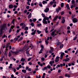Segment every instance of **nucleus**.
<instances>
[{
	"label": "nucleus",
	"mask_w": 78,
	"mask_h": 78,
	"mask_svg": "<svg viewBox=\"0 0 78 78\" xmlns=\"http://www.w3.org/2000/svg\"><path fill=\"white\" fill-rule=\"evenodd\" d=\"M23 52V50L22 49H16V51H14V54L16 55H18L19 54H21Z\"/></svg>",
	"instance_id": "nucleus-1"
},
{
	"label": "nucleus",
	"mask_w": 78,
	"mask_h": 78,
	"mask_svg": "<svg viewBox=\"0 0 78 78\" xmlns=\"http://www.w3.org/2000/svg\"><path fill=\"white\" fill-rule=\"evenodd\" d=\"M58 34H60V31H57L56 30H55V31H54L53 32H52V33H51V36H52L53 37H54Z\"/></svg>",
	"instance_id": "nucleus-2"
},
{
	"label": "nucleus",
	"mask_w": 78,
	"mask_h": 78,
	"mask_svg": "<svg viewBox=\"0 0 78 78\" xmlns=\"http://www.w3.org/2000/svg\"><path fill=\"white\" fill-rule=\"evenodd\" d=\"M49 18L48 17H45L43 19V23L44 24H47V22L46 20H49Z\"/></svg>",
	"instance_id": "nucleus-3"
},
{
	"label": "nucleus",
	"mask_w": 78,
	"mask_h": 78,
	"mask_svg": "<svg viewBox=\"0 0 78 78\" xmlns=\"http://www.w3.org/2000/svg\"><path fill=\"white\" fill-rule=\"evenodd\" d=\"M20 25L22 26V29H23L26 27V25L25 24L23 23H22L20 24Z\"/></svg>",
	"instance_id": "nucleus-4"
},
{
	"label": "nucleus",
	"mask_w": 78,
	"mask_h": 78,
	"mask_svg": "<svg viewBox=\"0 0 78 78\" xmlns=\"http://www.w3.org/2000/svg\"><path fill=\"white\" fill-rule=\"evenodd\" d=\"M73 22L74 23H76L77 22V19L76 18H74L73 20Z\"/></svg>",
	"instance_id": "nucleus-5"
},
{
	"label": "nucleus",
	"mask_w": 78,
	"mask_h": 78,
	"mask_svg": "<svg viewBox=\"0 0 78 78\" xmlns=\"http://www.w3.org/2000/svg\"><path fill=\"white\" fill-rule=\"evenodd\" d=\"M60 58L59 57H57L55 59V61L56 62H58V61H59V59Z\"/></svg>",
	"instance_id": "nucleus-6"
},
{
	"label": "nucleus",
	"mask_w": 78,
	"mask_h": 78,
	"mask_svg": "<svg viewBox=\"0 0 78 78\" xmlns=\"http://www.w3.org/2000/svg\"><path fill=\"white\" fill-rule=\"evenodd\" d=\"M26 49H27L26 51H27L29 49V47L27 46H27H25L23 48V50H25Z\"/></svg>",
	"instance_id": "nucleus-7"
},
{
	"label": "nucleus",
	"mask_w": 78,
	"mask_h": 78,
	"mask_svg": "<svg viewBox=\"0 0 78 78\" xmlns=\"http://www.w3.org/2000/svg\"><path fill=\"white\" fill-rule=\"evenodd\" d=\"M9 43H8L6 45V50H8V48L9 47Z\"/></svg>",
	"instance_id": "nucleus-8"
},
{
	"label": "nucleus",
	"mask_w": 78,
	"mask_h": 78,
	"mask_svg": "<svg viewBox=\"0 0 78 78\" xmlns=\"http://www.w3.org/2000/svg\"><path fill=\"white\" fill-rule=\"evenodd\" d=\"M64 55V53L63 52H62L61 54V55H60V59H62V58H63V57Z\"/></svg>",
	"instance_id": "nucleus-9"
},
{
	"label": "nucleus",
	"mask_w": 78,
	"mask_h": 78,
	"mask_svg": "<svg viewBox=\"0 0 78 78\" xmlns=\"http://www.w3.org/2000/svg\"><path fill=\"white\" fill-rule=\"evenodd\" d=\"M58 17V16H55V17H54V18L53 19V21H55L57 19Z\"/></svg>",
	"instance_id": "nucleus-10"
},
{
	"label": "nucleus",
	"mask_w": 78,
	"mask_h": 78,
	"mask_svg": "<svg viewBox=\"0 0 78 78\" xmlns=\"http://www.w3.org/2000/svg\"><path fill=\"white\" fill-rule=\"evenodd\" d=\"M36 32V30H35L33 32L31 33V35H35V34Z\"/></svg>",
	"instance_id": "nucleus-11"
},
{
	"label": "nucleus",
	"mask_w": 78,
	"mask_h": 78,
	"mask_svg": "<svg viewBox=\"0 0 78 78\" xmlns=\"http://www.w3.org/2000/svg\"><path fill=\"white\" fill-rule=\"evenodd\" d=\"M64 17H62V23H64L65 22V21H66V20H64Z\"/></svg>",
	"instance_id": "nucleus-12"
},
{
	"label": "nucleus",
	"mask_w": 78,
	"mask_h": 78,
	"mask_svg": "<svg viewBox=\"0 0 78 78\" xmlns=\"http://www.w3.org/2000/svg\"><path fill=\"white\" fill-rule=\"evenodd\" d=\"M69 58H67L66 59H63V61L65 62H67L68 61H69Z\"/></svg>",
	"instance_id": "nucleus-13"
},
{
	"label": "nucleus",
	"mask_w": 78,
	"mask_h": 78,
	"mask_svg": "<svg viewBox=\"0 0 78 78\" xmlns=\"http://www.w3.org/2000/svg\"><path fill=\"white\" fill-rule=\"evenodd\" d=\"M41 48L40 51H43V48H44V46L42 45H41Z\"/></svg>",
	"instance_id": "nucleus-14"
},
{
	"label": "nucleus",
	"mask_w": 78,
	"mask_h": 78,
	"mask_svg": "<svg viewBox=\"0 0 78 78\" xmlns=\"http://www.w3.org/2000/svg\"><path fill=\"white\" fill-rule=\"evenodd\" d=\"M42 3L43 5H45V4H47V2L45 1H43L42 2Z\"/></svg>",
	"instance_id": "nucleus-15"
},
{
	"label": "nucleus",
	"mask_w": 78,
	"mask_h": 78,
	"mask_svg": "<svg viewBox=\"0 0 78 78\" xmlns=\"http://www.w3.org/2000/svg\"><path fill=\"white\" fill-rule=\"evenodd\" d=\"M56 41L57 42L56 44L58 45L60 44V42H59V41L58 40H57Z\"/></svg>",
	"instance_id": "nucleus-16"
},
{
	"label": "nucleus",
	"mask_w": 78,
	"mask_h": 78,
	"mask_svg": "<svg viewBox=\"0 0 78 78\" xmlns=\"http://www.w3.org/2000/svg\"><path fill=\"white\" fill-rule=\"evenodd\" d=\"M66 6L68 9H70V7H69V4H67Z\"/></svg>",
	"instance_id": "nucleus-17"
},
{
	"label": "nucleus",
	"mask_w": 78,
	"mask_h": 78,
	"mask_svg": "<svg viewBox=\"0 0 78 78\" xmlns=\"http://www.w3.org/2000/svg\"><path fill=\"white\" fill-rule=\"evenodd\" d=\"M31 16H32V14L31 13H30V14H29V15H28V18L30 19V18H31Z\"/></svg>",
	"instance_id": "nucleus-18"
},
{
	"label": "nucleus",
	"mask_w": 78,
	"mask_h": 78,
	"mask_svg": "<svg viewBox=\"0 0 78 78\" xmlns=\"http://www.w3.org/2000/svg\"><path fill=\"white\" fill-rule=\"evenodd\" d=\"M39 5L40 6H41V7H42V4L41 2H39Z\"/></svg>",
	"instance_id": "nucleus-19"
},
{
	"label": "nucleus",
	"mask_w": 78,
	"mask_h": 78,
	"mask_svg": "<svg viewBox=\"0 0 78 78\" xmlns=\"http://www.w3.org/2000/svg\"><path fill=\"white\" fill-rule=\"evenodd\" d=\"M9 8H13V5H10L9 6Z\"/></svg>",
	"instance_id": "nucleus-20"
},
{
	"label": "nucleus",
	"mask_w": 78,
	"mask_h": 78,
	"mask_svg": "<svg viewBox=\"0 0 78 78\" xmlns=\"http://www.w3.org/2000/svg\"><path fill=\"white\" fill-rule=\"evenodd\" d=\"M4 58V55H2V58H1V59H0V61H2L3 60V58Z\"/></svg>",
	"instance_id": "nucleus-21"
},
{
	"label": "nucleus",
	"mask_w": 78,
	"mask_h": 78,
	"mask_svg": "<svg viewBox=\"0 0 78 78\" xmlns=\"http://www.w3.org/2000/svg\"><path fill=\"white\" fill-rule=\"evenodd\" d=\"M22 72H23L24 73H26V70L23 69L22 70Z\"/></svg>",
	"instance_id": "nucleus-22"
},
{
	"label": "nucleus",
	"mask_w": 78,
	"mask_h": 78,
	"mask_svg": "<svg viewBox=\"0 0 78 78\" xmlns=\"http://www.w3.org/2000/svg\"><path fill=\"white\" fill-rule=\"evenodd\" d=\"M20 61L22 62H23L25 61V59L24 58H21V59Z\"/></svg>",
	"instance_id": "nucleus-23"
},
{
	"label": "nucleus",
	"mask_w": 78,
	"mask_h": 78,
	"mask_svg": "<svg viewBox=\"0 0 78 78\" xmlns=\"http://www.w3.org/2000/svg\"><path fill=\"white\" fill-rule=\"evenodd\" d=\"M63 47H64V45L63 44H62L59 46L60 48L62 49V48H63Z\"/></svg>",
	"instance_id": "nucleus-24"
},
{
	"label": "nucleus",
	"mask_w": 78,
	"mask_h": 78,
	"mask_svg": "<svg viewBox=\"0 0 78 78\" xmlns=\"http://www.w3.org/2000/svg\"><path fill=\"white\" fill-rule=\"evenodd\" d=\"M72 5H74L75 4V0H73L71 1Z\"/></svg>",
	"instance_id": "nucleus-25"
},
{
	"label": "nucleus",
	"mask_w": 78,
	"mask_h": 78,
	"mask_svg": "<svg viewBox=\"0 0 78 78\" xmlns=\"http://www.w3.org/2000/svg\"><path fill=\"white\" fill-rule=\"evenodd\" d=\"M37 33H38V34H40V33H41V31H40L38 30H37Z\"/></svg>",
	"instance_id": "nucleus-26"
},
{
	"label": "nucleus",
	"mask_w": 78,
	"mask_h": 78,
	"mask_svg": "<svg viewBox=\"0 0 78 78\" xmlns=\"http://www.w3.org/2000/svg\"><path fill=\"white\" fill-rule=\"evenodd\" d=\"M5 37H6V38H7V36L5 34H4V35L2 36V38H4Z\"/></svg>",
	"instance_id": "nucleus-27"
},
{
	"label": "nucleus",
	"mask_w": 78,
	"mask_h": 78,
	"mask_svg": "<svg viewBox=\"0 0 78 78\" xmlns=\"http://www.w3.org/2000/svg\"><path fill=\"white\" fill-rule=\"evenodd\" d=\"M29 47H30V48H31V49H33V48L34 47L33 45L32 44H30Z\"/></svg>",
	"instance_id": "nucleus-28"
},
{
	"label": "nucleus",
	"mask_w": 78,
	"mask_h": 78,
	"mask_svg": "<svg viewBox=\"0 0 78 78\" xmlns=\"http://www.w3.org/2000/svg\"><path fill=\"white\" fill-rule=\"evenodd\" d=\"M61 7H58V8H57L56 9V10H61Z\"/></svg>",
	"instance_id": "nucleus-29"
},
{
	"label": "nucleus",
	"mask_w": 78,
	"mask_h": 78,
	"mask_svg": "<svg viewBox=\"0 0 78 78\" xmlns=\"http://www.w3.org/2000/svg\"><path fill=\"white\" fill-rule=\"evenodd\" d=\"M37 20L36 19H33V20H32V22H35Z\"/></svg>",
	"instance_id": "nucleus-30"
},
{
	"label": "nucleus",
	"mask_w": 78,
	"mask_h": 78,
	"mask_svg": "<svg viewBox=\"0 0 78 78\" xmlns=\"http://www.w3.org/2000/svg\"><path fill=\"white\" fill-rule=\"evenodd\" d=\"M31 77L30 76H25V78H30Z\"/></svg>",
	"instance_id": "nucleus-31"
},
{
	"label": "nucleus",
	"mask_w": 78,
	"mask_h": 78,
	"mask_svg": "<svg viewBox=\"0 0 78 78\" xmlns=\"http://www.w3.org/2000/svg\"><path fill=\"white\" fill-rule=\"evenodd\" d=\"M18 40V38L16 37V38H14V41H17Z\"/></svg>",
	"instance_id": "nucleus-32"
},
{
	"label": "nucleus",
	"mask_w": 78,
	"mask_h": 78,
	"mask_svg": "<svg viewBox=\"0 0 78 78\" xmlns=\"http://www.w3.org/2000/svg\"><path fill=\"white\" fill-rule=\"evenodd\" d=\"M30 25L32 26V27H33L34 26V23H30Z\"/></svg>",
	"instance_id": "nucleus-33"
},
{
	"label": "nucleus",
	"mask_w": 78,
	"mask_h": 78,
	"mask_svg": "<svg viewBox=\"0 0 78 78\" xmlns=\"http://www.w3.org/2000/svg\"><path fill=\"white\" fill-rule=\"evenodd\" d=\"M41 15L42 16V17L43 18H44L45 17V15L43 13H42V14H41Z\"/></svg>",
	"instance_id": "nucleus-34"
},
{
	"label": "nucleus",
	"mask_w": 78,
	"mask_h": 78,
	"mask_svg": "<svg viewBox=\"0 0 78 78\" xmlns=\"http://www.w3.org/2000/svg\"><path fill=\"white\" fill-rule=\"evenodd\" d=\"M53 2V3L55 4L56 3V2L55 1V0H53V2Z\"/></svg>",
	"instance_id": "nucleus-35"
},
{
	"label": "nucleus",
	"mask_w": 78,
	"mask_h": 78,
	"mask_svg": "<svg viewBox=\"0 0 78 78\" xmlns=\"http://www.w3.org/2000/svg\"><path fill=\"white\" fill-rule=\"evenodd\" d=\"M28 27H26L25 28V30H28Z\"/></svg>",
	"instance_id": "nucleus-36"
},
{
	"label": "nucleus",
	"mask_w": 78,
	"mask_h": 78,
	"mask_svg": "<svg viewBox=\"0 0 78 78\" xmlns=\"http://www.w3.org/2000/svg\"><path fill=\"white\" fill-rule=\"evenodd\" d=\"M77 38V37H76V36L73 39V41L76 40Z\"/></svg>",
	"instance_id": "nucleus-37"
},
{
	"label": "nucleus",
	"mask_w": 78,
	"mask_h": 78,
	"mask_svg": "<svg viewBox=\"0 0 78 78\" xmlns=\"http://www.w3.org/2000/svg\"><path fill=\"white\" fill-rule=\"evenodd\" d=\"M23 38L22 37H21L20 39H19V41H21L22 40H23Z\"/></svg>",
	"instance_id": "nucleus-38"
},
{
	"label": "nucleus",
	"mask_w": 78,
	"mask_h": 78,
	"mask_svg": "<svg viewBox=\"0 0 78 78\" xmlns=\"http://www.w3.org/2000/svg\"><path fill=\"white\" fill-rule=\"evenodd\" d=\"M11 56V53H10V52H9V56L10 57Z\"/></svg>",
	"instance_id": "nucleus-39"
},
{
	"label": "nucleus",
	"mask_w": 78,
	"mask_h": 78,
	"mask_svg": "<svg viewBox=\"0 0 78 78\" xmlns=\"http://www.w3.org/2000/svg\"><path fill=\"white\" fill-rule=\"evenodd\" d=\"M9 52H10V53H15V51H13L11 50H10Z\"/></svg>",
	"instance_id": "nucleus-40"
},
{
	"label": "nucleus",
	"mask_w": 78,
	"mask_h": 78,
	"mask_svg": "<svg viewBox=\"0 0 78 78\" xmlns=\"http://www.w3.org/2000/svg\"><path fill=\"white\" fill-rule=\"evenodd\" d=\"M47 67L48 69H50L51 68V66H50V65H48L47 66Z\"/></svg>",
	"instance_id": "nucleus-41"
},
{
	"label": "nucleus",
	"mask_w": 78,
	"mask_h": 78,
	"mask_svg": "<svg viewBox=\"0 0 78 78\" xmlns=\"http://www.w3.org/2000/svg\"><path fill=\"white\" fill-rule=\"evenodd\" d=\"M63 6H64V3H62L61 4V7H63Z\"/></svg>",
	"instance_id": "nucleus-42"
},
{
	"label": "nucleus",
	"mask_w": 78,
	"mask_h": 78,
	"mask_svg": "<svg viewBox=\"0 0 78 78\" xmlns=\"http://www.w3.org/2000/svg\"><path fill=\"white\" fill-rule=\"evenodd\" d=\"M22 66L21 65H19V67L20 68H22Z\"/></svg>",
	"instance_id": "nucleus-43"
},
{
	"label": "nucleus",
	"mask_w": 78,
	"mask_h": 78,
	"mask_svg": "<svg viewBox=\"0 0 78 78\" xmlns=\"http://www.w3.org/2000/svg\"><path fill=\"white\" fill-rule=\"evenodd\" d=\"M49 11L48 10H44V12H45L47 13Z\"/></svg>",
	"instance_id": "nucleus-44"
},
{
	"label": "nucleus",
	"mask_w": 78,
	"mask_h": 78,
	"mask_svg": "<svg viewBox=\"0 0 78 78\" xmlns=\"http://www.w3.org/2000/svg\"><path fill=\"white\" fill-rule=\"evenodd\" d=\"M50 48L51 49V51H53L54 50V49L53 48H52L51 47H50Z\"/></svg>",
	"instance_id": "nucleus-45"
},
{
	"label": "nucleus",
	"mask_w": 78,
	"mask_h": 78,
	"mask_svg": "<svg viewBox=\"0 0 78 78\" xmlns=\"http://www.w3.org/2000/svg\"><path fill=\"white\" fill-rule=\"evenodd\" d=\"M41 23H39L37 25V27H40L41 26Z\"/></svg>",
	"instance_id": "nucleus-46"
},
{
	"label": "nucleus",
	"mask_w": 78,
	"mask_h": 78,
	"mask_svg": "<svg viewBox=\"0 0 78 78\" xmlns=\"http://www.w3.org/2000/svg\"><path fill=\"white\" fill-rule=\"evenodd\" d=\"M31 59H32L31 58H30L27 59V61H29Z\"/></svg>",
	"instance_id": "nucleus-47"
},
{
	"label": "nucleus",
	"mask_w": 78,
	"mask_h": 78,
	"mask_svg": "<svg viewBox=\"0 0 78 78\" xmlns=\"http://www.w3.org/2000/svg\"><path fill=\"white\" fill-rule=\"evenodd\" d=\"M45 44H46V45H48V41H45Z\"/></svg>",
	"instance_id": "nucleus-48"
},
{
	"label": "nucleus",
	"mask_w": 78,
	"mask_h": 78,
	"mask_svg": "<svg viewBox=\"0 0 78 78\" xmlns=\"http://www.w3.org/2000/svg\"><path fill=\"white\" fill-rule=\"evenodd\" d=\"M53 52V51L50 50V51H49V53H52Z\"/></svg>",
	"instance_id": "nucleus-49"
},
{
	"label": "nucleus",
	"mask_w": 78,
	"mask_h": 78,
	"mask_svg": "<svg viewBox=\"0 0 78 78\" xmlns=\"http://www.w3.org/2000/svg\"><path fill=\"white\" fill-rule=\"evenodd\" d=\"M50 5H53V2H50Z\"/></svg>",
	"instance_id": "nucleus-50"
},
{
	"label": "nucleus",
	"mask_w": 78,
	"mask_h": 78,
	"mask_svg": "<svg viewBox=\"0 0 78 78\" xmlns=\"http://www.w3.org/2000/svg\"><path fill=\"white\" fill-rule=\"evenodd\" d=\"M52 63L51 62V61H50L49 63L50 64H51V66H52Z\"/></svg>",
	"instance_id": "nucleus-51"
},
{
	"label": "nucleus",
	"mask_w": 78,
	"mask_h": 78,
	"mask_svg": "<svg viewBox=\"0 0 78 78\" xmlns=\"http://www.w3.org/2000/svg\"><path fill=\"white\" fill-rule=\"evenodd\" d=\"M56 4H54L53 5V8H55V7H56Z\"/></svg>",
	"instance_id": "nucleus-52"
},
{
	"label": "nucleus",
	"mask_w": 78,
	"mask_h": 78,
	"mask_svg": "<svg viewBox=\"0 0 78 78\" xmlns=\"http://www.w3.org/2000/svg\"><path fill=\"white\" fill-rule=\"evenodd\" d=\"M28 64H29V65L31 66V65H32V62H29V63H28Z\"/></svg>",
	"instance_id": "nucleus-53"
},
{
	"label": "nucleus",
	"mask_w": 78,
	"mask_h": 78,
	"mask_svg": "<svg viewBox=\"0 0 78 78\" xmlns=\"http://www.w3.org/2000/svg\"><path fill=\"white\" fill-rule=\"evenodd\" d=\"M41 60H42L43 61H44L45 60V59L44 58H41Z\"/></svg>",
	"instance_id": "nucleus-54"
},
{
	"label": "nucleus",
	"mask_w": 78,
	"mask_h": 78,
	"mask_svg": "<svg viewBox=\"0 0 78 78\" xmlns=\"http://www.w3.org/2000/svg\"><path fill=\"white\" fill-rule=\"evenodd\" d=\"M12 30V29L11 28H10L9 30V33H10L11 32V31Z\"/></svg>",
	"instance_id": "nucleus-55"
},
{
	"label": "nucleus",
	"mask_w": 78,
	"mask_h": 78,
	"mask_svg": "<svg viewBox=\"0 0 78 78\" xmlns=\"http://www.w3.org/2000/svg\"><path fill=\"white\" fill-rule=\"evenodd\" d=\"M38 76H36V78H41L40 76L39 75L38 76Z\"/></svg>",
	"instance_id": "nucleus-56"
},
{
	"label": "nucleus",
	"mask_w": 78,
	"mask_h": 78,
	"mask_svg": "<svg viewBox=\"0 0 78 78\" xmlns=\"http://www.w3.org/2000/svg\"><path fill=\"white\" fill-rule=\"evenodd\" d=\"M11 77L12 78H14V75L13 74H12L11 76Z\"/></svg>",
	"instance_id": "nucleus-57"
},
{
	"label": "nucleus",
	"mask_w": 78,
	"mask_h": 78,
	"mask_svg": "<svg viewBox=\"0 0 78 78\" xmlns=\"http://www.w3.org/2000/svg\"><path fill=\"white\" fill-rule=\"evenodd\" d=\"M14 8H17V6L16 5H14L13 6Z\"/></svg>",
	"instance_id": "nucleus-58"
},
{
	"label": "nucleus",
	"mask_w": 78,
	"mask_h": 78,
	"mask_svg": "<svg viewBox=\"0 0 78 78\" xmlns=\"http://www.w3.org/2000/svg\"><path fill=\"white\" fill-rule=\"evenodd\" d=\"M74 16H75V15H72V18L73 19L74 17Z\"/></svg>",
	"instance_id": "nucleus-59"
},
{
	"label": "nucleus",
	"mask_w": 78,
	"mask_h": 78,
	"mask_svg": "<svg viewBox=\"0 0 78 78\" xmlns=\"http://www.w3.org/2000/svg\"><path fill=\"white\" fill-rule=\"evenodd\" d=\"M30 50L29 51H26V54H29V52Z\"/></svg>",
	"instance_id": "nucleus-60"
},
{
	"label": "nucleus",
	"mask_w": 78,
	"mask_h": 78,
	"mask_svg": "<svg viewBox=\"0 0 78 78\" xmlns=\"http://www.w3.org/2000/svg\"><path fill=\"white\" fill-rule=\"evenodd\" d=\"M73 8V5H72L70 7V8L72 9Z\"/></svg>",
	"instance_id": "nucleus-61"
},
{
	"label": "nucleus",
	"mask_w": 78,
	"mask_h": 78,
	"mask_svg": "<svg viewBox=\"0 0 78 78\" xmlns=\"http://www.w3.org/2000/svg\"><path fill=\"white\" fill-rule=\"evenodd\" d=\"M16 69L17 70H19L20 69V68L18 67H16Z\"/></svg>",
	"instance_id": "nucleus-62"
},
{
	"label": "nucleus",
	"mask_w": 78,
	"mask_h": 78,
	"mask_svg": "<svg viewBox=\"0 0 78 78\" xmlns=\"http://www.w3.org/2000/svg\"><path fill=\"white\" fill-rule=\"evenodd\" d=\"M28 69V66H27L26 67V69L27 70Z\"/></svg>",
	"instance_id": "nucleus-63"
},
{
	"label": "nucleus",
	"mask_w": 78,
	"mask_h": 78,
	"mask_svg": "<svg viewBox=\"0 0 78 78\" xmlns=\"http://www.w3.org/2000/svg\"><path fill=\"white\" fill-rule=\"evenodd\" d=\"M45 10H49V9L48 8H47L45 9Z\"/></svg>",
	"instance_id": "nucleus-64"
}]
</instances>
